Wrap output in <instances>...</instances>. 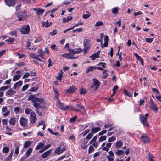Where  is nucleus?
Masks as SVG:
<instances>
[{"label":"nucleus","mask_w":161,"mask_h":161,"mask_svg":"<svg viewBox=\"0 0 161 161\" xmlns=\"http://www.w3.org/2000/svg\"><path fill=\"white\" fill-rule=\"evenodd\" d=\"M33 101L34 102L33 106L36 108V112L39 116H42L45 113L44 110L45 108L46 107L42 106L41 104H41L44 103L45 102L44 99L43 98L36 97L33 100Z\"/></svg>","instance_id":"f257e3e1"},{"label":"nucleus","mask_w":161,"mask_h":161,"mask_svg":"<svg viewBox=\"0 0 161 161\" xmlns=\"http://www.w3.org/2000/svg\"><path fill=\"white\" fill-rule=\"evenodd\" d=\"M16 14L19 21L23 20L26 19L27 16V13L25 11L19 12Z\"/></svg>","instance_id":"f03ea898"},{"label":"nucleus","mask_w":161,"mask_h":161,"mask_svg":"<svg viewBox=\"0 0 161 161\" xmlns=\"http://www.w3.org/2000/svg\"><path fill=\"white\" fill-rule=\"evenodd\" d=\"M148 115L147 113H146L144 116L142 115V123L144 126L147 127L149 126V125L147 121Z\"/></svg>","instance_id":"7ed1b4c3"},{"label":"nucleus","mask_w":161,"mask_h":161,"mask_svg":"<svg viewBox=\"0 0 161 161\" xmlns=\"http://www.w3.org/2000/svg\"><path fill=\"white\" fill-rule=\"evenodd\" d=\"M20 31L23 34H28L30 31V26L29 25L24 26L21 28Z\"/></svg>","instance_id":"20e7f679"},{"label":"nucleus","mask_w":161,"mask_h":161,"mask_svg":"<svg viewBox=\"0 0 161 161\" xmlns=\"http://www.w3.org/2000/svg\"><path fill=\"white\" fill-rule=\"evenodd\" d=\"M6 4L9 7H14L16 3V0H4Z\"/></svg>","instance_id":"39448f33"},{"label":"nucleus","mask_w":161,"mask_h":161,"mask_svg":"<svg viewBox=\"0 0 161 161\" xmlns=\"http://www.w3.org/2000/svg\"><path fill=\"white\" fill-rule=\"evenodd\" d=\"M93 84L92 85L91 88H93L95 87V90H96L98 88L99 85V81L97 79H94L93 80Z\"/></svg>","instance_id":"423d86ee"},{"label":"nucleus","mask_w":161,"mask_h":161,"mask_svg":"<svg viewBox=\"0 0 161 161\" xmlns=\"http://www.w3.org/2000/svg\"><path fill=\"white\" fill-rule=\"evenodd\" d=\"M150 108L154 111L157 112L158 109V108L156 106V104L154 103L152 99H150Z\"/></svg>","instance_id":"0eeeda50"},{"label":"nucleus","mask_w":161,"mask_h":161,"mask_svg":"<svg viewBox=\"0 0 161 161\" xmlns=\"http://www.w3.org/2000/svg\"><path fill=\"white\" fill-rule=\"evenodd\" d=\"M20 125L22 126H26L28 124L27 119L22 117L20 119Z\"/></svg>","instance_id":"6e6552de"},{"label":"nucleus","mask_w":161,"mask_h":161,"mask_svg":"<svg viewBox=\"0 0 161 161\" xmlns=\"http://www.w3.org/2000/svg\"><path fill=\"white\" fill-rule=\"evenodd\" d=\"M30 121L33 124L34 123L36 120V114L34 112H32L31 113L30 115Z\"/></svg>","instance_id":"1a4fd4ad"},{"label":"nucleus","mask_w":161,"mask_h":161,"mask_svg":"<svg viewBox=\"0 0 161 161\" xmlns=\"http://www.w3.org/2000/svg\"><path fill=\"white\" fill-rule=\"evenodd\" d=\"M142 140L144 143H148L150 141L149 138L146 134H143L142 135Z\"/></svg>","instance_id":"9d476101"},{"label":"nucleus","mask_w":161,"mask_h":161,"mask_svg":"<svg viewBox=\"0 0 161 161\" xmlns=\"http://www.w3.org/2000/svg\"><path fill=\"white\" fill-rule=\"evenodd\" d=\"M32 9L36 11V14L38 16L42 14L44 12V9H41L39 8H32Z\"/></svg>","instance_id":"9b49d317"},{"label":"nucleus","mask_w":161,"mask_h":161,"mask_svg":"<svg viewBox=\"0 0 161 161\" xmlns=\"http://www.w3.org/2000/svg\"><path fill=\"white\" fill-rule=\"evenodd\" d=\"M65 150V148H64L63 147L61 148V147L59 146L57 148L55 151V153L56 154H60Z\"/></svg>","instance_id":"f8f14e48"},{"label":"nucleus","mask_w":161,"mask_h":161,"mask_svg":"<svg viewBox=\"0 0 161 161\" xmlns=\"http://www.w3.org/2000/svg\"><path fill=\"white\" fill-rule=\"evenodd\" d=\"M76 89L77 88L75 86H71L66 91V92L70 93L74 92Z\"/></svg>","instance_id":"ddd939ff"},{"label":"nucleus","mask_w":161,"mask_h":161,"mask_svg":"<svg viewBox=\"0 0 161 161\" xmlns=\"http://www.w3.org/2000/svg\"><path fill=\"white\" fill-rule=\"evenodd\" d=\"M15 93V91H14L11 88L7 91L6 94L7 96H11L14 95Z\"/></svg>","instance_id":"4468645a"},{"label":"nucleus","mask_w":161,"mask_h":161,"mask_svg":"<svg viewBox=\"0 0 161 161\" xmlns=\"http://www.w3.org/2000/svg\"><path fill=\"white\" fill-rule=\"evenodd\" d=\"M100 51H97L96 53L93 54V55L90 56L89 57L92 58V59L93 60H94L96 58H98L99 57V55L100 54Z\"/></svg>","instance_id":"2eb2a0df"},{"label":"nucleus","mask_w":161,"mask_h":161,"mask_svg":"<svg viewBox=\"0 0 161 161\" xmlns=\"http://www.w3.org/2000/svg\"><path fill=\"white\" fill-rule=\"evenodd\" d=\"M89 41V40L87 39H85L84 40L83 45L84 46V47L89 48L90 46Z\"/></svg>","instance_id":"dca6fc26"},{"label":"nucleus","mask_w":161,"mask_h":161,"mask_svg":"<svg viewBox=\"0 0 161 161\" xmlns=\"http://www.w3.org/2000/svg\"><path fill=\"white\" fill-rule=\"evenodd\" d=\"M51 152L50 150L47 151L45 152L42 155V157L43 158H45L50 155Z\"/></svg>","instance_id":"f3484780"},{"label":"nucleus","mask_w":161,"mask_h":161,"mask_svg":"<svg viewBox=\"0 0 161 161\" xmlns=\"http://www.w3.org/2000/svg\"><path fill=\"white\" fill-rule=\"evenodd\" d=\"M22 81H19L18 82L15 83L14 85L13 88L14 89H16L17 88L19 87L22 84Z\"/></svg>","instance_id":"a211bd4d"},{"label":"nucleus","mask_w":161,"mask_h":161,"mask_svg":"<svg viewBox=\"0 0 161 161\" xmlns=\"http://www.w3.org/2000/svg\"><path fill=\"white\" fill-rule=\"evenodd\" d=\"M56 105L59 107L61 109L65 110L66 108H65L62 105V103H61L59 100H58L56 103Z\"/></svg>","instance_id":"6ab92c4d"},{"label":"nucleus","mask_w":161,"mask_h":161,"mask_svg":"<svg viewBox=\"0 0 161 161\" xmlns=\"http://www.w3.org/2000/svg\"><path fill=\"white\" fill-rule=\"evenodd\" d=\"M101 130L100 128L99 127H94L93 128L92 130V132L93 133H95L98 131H100Z\"/></svg>","instance_id":"aec40b11"},{"label":"nucleus","mask_w":161,"mask_h":161,"mask_svg":"<svg viewBox=\"0 0 161 161\" xmlns=\"http://www.w3.org/2000/svg\"><path fill=\"white\" fill-rule=\"evenodd\" d=\"M97 68L94 66H90L86 70V72L87 73L90 71H93L94 69H96Z\"/></svg>","instance_id":"412c9836"},{"label":"nucleus","mask_w":161,"mask_h":161,"mask_svg":"<svg viewBox=\"0 0 161 161\" xmlns=\"http://www.w3.org/2000/svg\"><path fill=\"white\" fill-rule=\"evenodd\" d=\"M16 119L15 118H13L11 119L9 121L10 124L11 125H14L16 121Z\"/></svg>","instance_id":"4be33fe9"},{"label":"nucleus","mask_w":161,"mask_h":161,"mask_svg":"<svg viewBox=\"0 0 161 161\" xmlns=\"http://www.w3.org/2000/svg\"><path fill=\"white\" fill-rule=\"evenodd\" d=\"M124 93L127 96H128V97H132V93H130V92H129V91L126 90L125 89V90L124 92Z\"/></svg>","instance_id":"5701e85b"},{"label":"nucleus","mask_w":161,"mask_h":161,"mask_svg":"<svg viewBox=\"0 0 161 161\" xmlns=\"http://www.w3.org/2000/svg\"><path fill=\"white\" fill-rule=\"evenodd\" d=\"M31 142L27 141L24 144V147L25 148H28L31 145Z\"/></svg>","instance_id":"b1692460"},{"label":"nucleus","mask_w":161,"mask_h":161,"mask_svg":"<svg viewBox=\"0 0 161 161\" xmlns=\"http://www.w3.org/2000/svg\"><path fill=\"white\" fill-rule=\"evenodd\" d=\"M60 72L59 74V75L57 77V79L59 80H61V78L62 77L63 75V72L61 70H60Z\"/></svg>","instance_id":"393cba45"},{"label":"nucleus","mask_w":161,"mask_h":161,"mask_svg":"<svg viewBox=\"0 0 161 161\" xmlns=\"http://www.w3.org/2000/svg\"><path fill=\"white\" fill-rule=\"evenodd\" d=\"M122 145V142L120 141H117L116 143L115 147L116 148H118L120 147Z\"/></svg>","instance_id":"a878e982"},{"label":"nucleus","mask_w":161,"mask_h":161,"mask_svg":"<svg viewBox=\"0 0 161 161\" xmlns=\"http://www.w3.org/2000/svg\"><path fill=\"white\" fill-rule=\"evenodd\" d=\"M124 151L122 150H118L115 152V153L117 155H120L123 154Z\"/></svg>","instance_id":"bb28decb"},{"label":"nucleus","mask_w":161,"mask_h":161,"mask_svg":"<svg viewBox=\"0 0 161 161\" xmlns=\"http://www.w3.org/2000/svg\"><path fill=\"white\" fill-rule=\"evenodd\" d=\"M30 57L33 59H36L37 58L38 55L36 54L31 53L30 54Z\"/></svg>","instance_id":"cd10ccee"},{"label":"nucleus","mask_w":161,"mask_h":161,"mask_svg":"<svg viewBox=\"0 0 161 161\" xmlns=\"http://www.w3.org/2000/svg\"><path fill=\"white\" fill-rule=\"evenodd\" d=\"M21 77V75H16L14 76L13 78V81H14L19 80Z\"/></svg>","instance_id":"c85d7f7f"},{"label":"nucleus","mask_w":161,"mask_h":161,"mask_svg":"<svg viewBox=\"0 0 161 161\" xmlns=\"http://www.w3.org/2000/svg\"><path fill=\"white\" fill-rule=\"evenodd\" d=\"M44 146V144L41 143L39 144L36 148V150H38L43 147Z\"/></svg>","instance_id":"c756f323"},{"label":"nucleus","mask_w":161,"mask_h":161,"mask_svg":"<svg viewBox=\"0 0 161 161\" xmlns=\"http://www.w3.org/2000/svg\"><path fill=\"white\" fill-rule=\"evenodd\" d=\"M10 86H4L3 87L0 88V91H3L8 89Z\"/></svg>","instance_id":"7c9ffc66"},{"label":"nucleus","mask_w":161,"mask_h":161,"mask_svg":"<svg viewBox=\"0 0 161 161\" xmlns=\"http://www.w3.org/2000/svg\"><path fill=\"white\" fill-rule=\"evenodd\" d=\"M5 41L8 42L10 44H12L14 42V39L13 38H9L8 39L6 40Z\"/></svg>","instance_id":"2f4dec72"},{"label":"nucleus","mask_w":161,"mask_h":161,"mask_svg":"<svg viewBox=\"0 0 161 161\" xmlns=\"http://www.w3.org/2000/svg\"><path fill=\"white\" fill-rule=\"evenodd\" d=\"M32 150V149L31 148H30L29 149H28V150L26 152L27 157H28L29 156V155L31 153Z\"/></svg>","instance_id":"473e14b6"},{"label":"nucleus","mask_w":161,"mask_h":161,"mask_svg":"<svg viewBox=\"0 0 161 161\" xmlns=\"http://www.w3.org/2000/svg\"><path fill=\"white\" fill-rule=\"evenodd\" d=\"M87 92V91L86 89L81 88L80 91V93L81 94H84Z\"/></svg>","instance_id":"72a5a7b5"},{"label":"nucleus","mask_w":161,"mask_h":161,"mask_svg":"<svg viewBox=\"0 0 161 161\" xmlns=\"http://www.w3.org/2000/svg\"><path fill=\"white\" fill-rule=\"evenodd\" d=\"M103 24V22L101 21H99L95 23V26H99L102 25Z\"/></svg>","instance_id":"f704fd0d"},{"label":"nucleus","mask_w":161,"mask_h":161,"mask_svg":"<svg viewBox=\"0 0 161 161\" xmlns=\"http://www.w3.org/2000/svg\"><path fill=\"white\" fill-rule=\"evenodd\" d=\"M38 88L37 86L32 87L29 89V91L30 92L36 91L37 90Z\"/></svg>","instance_id":"c9c22d12"},{"label":"nucleus","mask_w":161,"mask_h":161,"mask_svg":"<svg viewBox=\"0 0 161 161\" xmlns=\"http://www.w3.org/2000/svg\"><path fill=\"white\" fill-rule=\"evenodd\" d=\"M118 8L115 7L112 10V12L113 13L116 14L118 12Z\"/></svg>","instance_id":"e433bc0d"},{"label":"nucleus","mask_w":161,"mask_h":161,"mask_svg":"<svg viewBox=\"0 0 161 161\" xmlns=\"http://www.w3.org/2000/svg\"><path fill=\"white\" fill-rule=\"evenodd\" d=\"M9 151V148L7 147H4L3 149V152L4 153H7Z\"/></svg>","instance_id":"4c0bfd02"},{"label":"nucleus","mask_w":161,"mask_h":161,"mask_svg":"<svg viewBox=\"0 0 161 161\" xmlns=\"http://www.w3.org/2000/svg\"><path fill=\"white\" fill-rule=\"evenodd\" d=\"M13 152H12L9 156L6 158V161H9L11 160L13 155Z\"/></svg>","instance_id":"58836bf2"},{"label":"nucleus","mask_w":161,"mask_h":161,"mask_svg":"<svg viewBox=\"0 0 161 161\" xmlns=\"http://www.w3.org/2000/svg\"><path fill=\"white\" fill-rule=\"evenodd\" d=\"M77 116H75L69 119V122L71 123H73L77 119Z\"/></svg>","instance_id":"ea45409f"},{"label":"nucleus","mask_w":161,"mask_h":161,"mask_svg":"<svg viewBox=\"0 0 161 161\" xmlns=\"http://www.w3.org/2000/svg\"><path fill=\"white\" fill-rule=\"evenodd\" d=\"M153 38H146V41L148 43H151L153 41Z\"/></svg>","instance_id":"a19ab883"},{"label":"nucleus","mask_w":161,"mask_h":161,"mask_svg":"<svg viewBox=\"0 0 161 161\" xmlns=\"http://www.w3.org/2000/svg\"><path fill=\"white\" fill-rule=\"evenodd\" d=\"M90 15H91L90 14H83L82 15V17L83 18H84L85 19H86L87 18L89 17L90 16Z\"/></svg>","instance_id":"79ce46f5"},{"label":"nucleus","mask_w":161,"mask_h":161,"mask_svg":"<svg viewBox=\"0 0 161 161\" xmlns=\"http://www.w3.org/2000/svg\"><path fill=\"white\" fill-rule=\"evenodd\" d=\"M20 109V108L19 107H16L14 108V111L16 114L18 113Z\"/></svg>","instance_id":"37998d69"},{"label":"nucleus","mask_w":161,"mask_h":161,"mask_svg":"<svg viewBox=\"0 0 161 161\" xmlns=\"http://www.w3.org/2000/svg\"><path fill=\"white\" fill-rule=\"evenodd\" d=\"M68 51L69 52L73 54H76V51L73 50L71 49H68Z\"/></svg>","instance_id":"c03bdc74"},{"label":"nucleus","mask_w":161,"mask_h":161,"mask_svg":"<svg viewBox=\"0 0 161 161\" xmlns=\"http://www.w3.org/2000/svg\"><path fill=\"white\" fill-rule=\"evenodd\" d=\"M106 136H101L99 139V141L100 142H101L103 141L106 140Z\"/></svg>","instance_id":"a18cd8bd"},{"label":"nucleus","mask_w":161,"mask_h":161,"mask_svg":"<svg viewBox=\"0 0 161 161\" xmlns=\"http://www.w3.org/2000/svg\"><path fill=\"white\" fill-rule=\"evenodd\" d=\"M29 84H26L24 86L22 89V91H24L27 89L29 87Z\"/></svg>","instance_id":"49530a36"},{"label":"nucleus","mask_w":161,"mask_h":161,"mask_svg":"<svg viewBox=\"0 0 161 161\" xmlns=\"http://www.w3.org/2000/svg\"><path fill=\"white\" fill-rule=\"evenodd\" d=\"M118 88V86L117 85H115L114 87V88L112 90L113 91V95H114L115 93V90H117Z\"/></svg>","instance_id":"de8ad7c7"},{"label":"nucleus","mask_w":161,"mask_h":161,"mask_svg":"<svg viewBox=\"0 0 161 161\" xmlns=\"http://www.w3.org/2000/svg\"><path fill=\"white\" fill-rule=\"evenodd\" d=\"M38 54L39 56L42 55H44V53L43 52L42 50L41 49H39L38 50Z\"/></svg>","instance_id":"09e8293b"},{"label":"nucleus","mask_w":161,"mask_h":161,"mask_svg":"<svg viewBox=\"0 0 161 161\" xmlns=\"http://www.w3.org/2000/svg\"><path fill=\"white\" fill-rule=\"evenodd\" d=\"M62 56L63 57H64L65 58H69V57H70V54L68 53L64 54L62 55Z\"/></svg>","instance_id":"8fccbe9b"},{"label":"nucleus","mask_w":161,"mask_h":161,"mask_svg":"<svg viewBox=\"0 0 161 161\" xmlns=\"http://www.w3.org/2000/svg\"><path fill=\"white\" fill-rule=\"evenodd\" d=\"M42 25L46 27H48L50 26V24H49L48 21H47L45 23H44V24H42Z\"/></svg>","instance_id":"3c124183"},{"label":"nucleus","mask_w":161,"mask_h":161,"mask_svg":"<svg viewBox=\"0 0 161 161\" xmlns=\"http://www.w3.org/2000/svg\"><path fill=\"white\" fill-rule=\"evenodd\" d=\"M93 136V134L92 133H89L86 136V138L87 139H91Z\"/></svg>","instance_id":"603ef678"},{"label":"nucleus","mask_w":161,"mask_h":161,"mask_svg":"<svg viewBox=\"0 0 161 161\" xmlns=\"http://www.w3.org/2000/svg\"><path fill=\"white\" fill-rule=\"evenodd\" d=\"M17 54L19 58L20 59L22 58L25 56L24 54L22 53L20 54L19 53H17Z\"/></svg>","instance_id":"864d4df0"},{"label":"nucleus","mask_w":161,"mask_h":161,"mask_svg":"<svg viewBox=\"0 0 161 161\" xmlns=\"http://www.w3.org/2000/svg\"><path fill=\"white\" fill-rule=\"evenodd\" d=\"M82 51V49L81 48H78L77 50L76 51V54H79Z\"/></svg>","instance_id":"5fc2aeb1"},{"label":"nucleus","mask_w":161,"mask_h":161,"mask_svg":"<svg viewBox=\"0 0 161 161\" xmlns=\"http://www.w3.org/2000/svg\"><path fill=\"white\" fill-rule=\"evenodd\" d=\"M116 139V138L114 136H112L111 137H110L108 140V142H112L114 140H115Z\"/></svg>","instance_id":"6e6d98bb"},{"label":"nucleus","mask_w":161,"mask_h":161,"mask_svg":"<svg viewBox=\"0 0 161 161\" xmlns=\"http://www.w3.org/2000/svg\"><path fill=\"white\" fill-rule=\"evenodd\" d=\"M19 146H17L16 147V148H15V152L14 153L16 154H18L19 153Z\"/></svg>","instance_id":"4d7b16f0"},{"label":"nucleus","mask_w":161,"mask_h":161,"mask_svg":"<svg viewBox=\"0 0 161 161\" xmlns=\"http://www.w3.org/2000/svg\"><path fill=\"white\" fill-rule=\"evenodd\" d=\"M93 150H94V148H93V146H90L89 147V150H88L89 152V153L92 152L93 151Z\"/></svg>","instance_id":"13d9d810"},{"label":"nucleus","mask_w":161,"mask_h":161,"mask_svg":"<svg viewBox=\"0 0 161 161\" xmlns=\"http://www.w3.org/2000/svg\"><path fill=\"white\" fill-rule=\"evenodd\" d=\"M57 31L56 30H54L53 32H50V34L52 36H54L57 33Z\"/></svg>","instance_id":"bf43d9fd"},{"label":"nucleus","mask_w":161,"mask_h":161,"mask_svg":"<svg viewBox=\"0 0 161 161\" xmlns=\"http://www.w3.org/2000/svg\"><path fill=\"white\" fill-rule=\"evenodd\" d=\"M35 98L34 95H31L28 98V100L30 101L33 100V99H34Z\"/></svg>","instance_id":"052dcab7"},{"label":"nucleus","mask_w":161,"mask_h":161,"mask_svg":"<svg viewBox=\"0 0 161 161\" xmlns=\"http://www.w3.org/2000/svg\"><path fill=\"white\" fill-rule=\"evenodd\" d=\"M134 56L136 57L137 60H141V57L139 56L136 53H134Z\"/></svg>","instance_id":"680f3d73"},{"label":"nucleus","mask_w":161,"mask_h":161,"mask_svg":"<svg viewBox=\"0 0 161 161\" xmlns=\"http://www.w3.org/2000/svg\"><path fill=\"white\" fill-rule=\"evenodd\" d=\"M107 130H103L101 131V132H99L98 134L99 135V136L102 135H103V134L105 133H106L107 131Z\"/></svg>","instance_id":"e2e57ef3"},{"label":"nucleus","mask_w":161,"mask_h":161,"mask_svg":"<svg viewBox=\"0 0 161 161\" xmlns=\"http://www.w3.org/2000/svg\"><path fill=\"white\" fill-rule=\"evenodd\" d=\"M30 76V74L29 73H25L23 76V78H27L29 76Z\"/></svg>","instance_id":"0e129e2a"},{"label":"nucleus","mask_w":161,"mask_h":161,"mask_svg":"<svg viewBox=\"0 0 161 161\" xmlns=\"http://www.w3.org/2000/svg\"><path fill=\"white\" fill-rule=\"evenodd\" d=\"M106 64L105 63L101 62V63H99L98 64V65H101L103 67L105 68V66Z\"/></svg>","instance_id":"69168bd1"},{"label":"nucleus","mask_w":161,"mask_h":161,"mask_svg":"<svg viewBox=\"0 0 161 161\" xmlns=\"http://www.w3.org/2000/svg\"><path fill=\"white\" fill-rule=\"evenodd\" d=\"M31 109L28 108H26L25 111V113L27 114H29L31 112Z\"/></svg>","instance_id":"338daca9"},{"label":"nucleus","mask_w":161,"mask_h":161,"mask_svg":"<svg viewBox=\"0 0 161 161\" xmlns=\"http://www.w3.org/2000/svg\"><path fill=\"white\" fill-rule=\"evenodd\" d=\"M107 157L108 161H113L114 160V158H110V157L109 156H107Z\"/></svg>","instance_id":"774afa93"}]
</instances>
